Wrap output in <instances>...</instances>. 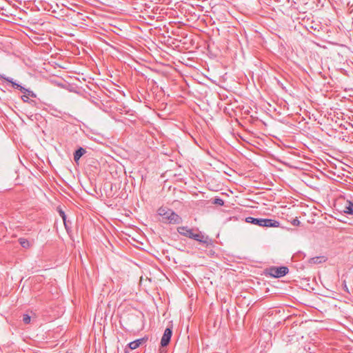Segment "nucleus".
<instances>
[{"mask_svg": "<svg viewBox=\"0 0 353 353\" xmlns=\"http://www.w3.org/2000/svg\"><path fill=\"white\" fill-rule=\"evenodd\" d=\"M158 214L162 217L165 223L179 224L182 222L181 218L176 213L167 208L161 207L158 210Z\"/></svg>", "mask_w": 353, "mask_h": 353, "instance_id": "f257e3e1", "label": "nucleus"}, {"mask_svg": "<svg viewBox=\"0 0 353 353\" xmlns=\"http://www.w3.org/2000/svg\"><path fill=\"white\" fill-rule=\"evenodd\" d=\"M178 232L186 237L194 239L201 243H207L208 237H205L201 232L196 231L194 232L193 229L188 228V227L181 226L177 229Z\"/></svg>", "mask_w": 353, "mask_h": 353, "instance_id": "f03ea898", "label": "nucleus"}, {"mask_svg": "<svg viewBox=\"0 0 353 353\" xmlns=\"http://www.w3.org/2000/svg\"><path fill=\"white\" fill-rule=\"evenodd\" d=\"M288 268L286 266L271 267L268 270L270 276L274 278H280L284 276L288 273Z\"/></svg>", "mask_w": 353, "mask_h": 353, "instance_id": "7ed1b4c3", "label": "nucleus"}, {"mask_svg": "<svg viewBox=\"0 0 353 353\" xmlns=\"http://www.w3.org/2000/svg\"><path fill=\"white\" fill-rule=\"evenodd\" d=\"M172 327H167L165 330L164 333H163V336L161 340V346L165 347L169 344L171 337H172Z\"/></svg>", "mask_w": 353, "mask_h": 353, "instance_id": "20e7f679", "label": "nucleus"}, {"mask_svg": "<svg viewBox=\"0 0 353 353\" xmlns=\"http://www.w3.org/2000/svg\"><path fill=\"white\" fill-rule=\"evenodd\" d=\"M280 225V223L278 221L271 219H261V227L267 228H277Z\"/></svg>", "mask_w": 353, "mask_h": 353, "instance_id": "39448f33", "label": "nucleus"}, {"mask_svg": "<svg viewBox=\"0 0 353 353\" xmlns=\"http://www.w3.org/2000/svg\"><path fill=\"white\" fill-rule=\"evenodd\" d=\"M343 212L349 215H353V202L346 200Z\"/></svg>", "mask_w": 353, "mask_h": 353, "instance_id": "423d86ee", "label": "nucleus"}, {"mask_svg": "<svg viewBox=\"0 0 353 353\" xmlns=\"http://www.w3.org/2000/svg\"><path fill=\"white\" fill-rule=\"evenodd\" d=\"M326 260H327V257H325V256H319L310 258L309 259V263L310 264H319V263L325 262Z\"/></svg>", "mask_w": 353, "mask_h": 353, "instance_id": "0eeeda50", "label": "nucleus"}, {"mask_svg": "<svg viewBox=\"0 0 353 353\" xmlns=\"http://www.w3.org/2000/svg\"><path fill=\"white\" fill-rule=\"evenodd\" d=\"M86 152V150L85 149L80 147L74 153V160L76 163H78V161H79L80 158L84 154H85Z\"/></svg>", "mask_w": 353, "mask_h": 353, "instance_id": "6e6552de", "label": "nucleus"}, {"mask_svg": "<svg viewBox=\"0 0 353 353\" xmlns=\"http://www.w3.org/2000/svg\"><path fill=\"white\" fill-rule=\"evenodd\" d=\"M145 341V339L144 338H141V339H137V340L130 342L128 344V346L131 350H135L137 347H139Z\"/></svg>", "mask_w": 353, "mask_h": 353, "instance_id": "1a4fd4ad", "label": "nucleus"}, {"mask_svg": "<svg viewBox=\"0 0 353 353\" xmlns=\"http://www.w3.org/2000/svg\"><path fill=\"white\" fill-rule=\"evenodd\" d=\"M261 218H254L251 216L245 217L244 221L246 223H252L260 226Z\"/></svg>", "mask_w": 353, "mask_h": 353, "instance_id": "9d476101", "label": "nucleus"}, {"mask_svg": "<svg viewBox=\"0 0 353 353\" xmlns=\"http://www.w3.org/2000/svg\"><path fill=\"white\" fill-rule=\"evenodd\" d=\"M1 78H3V79H5L6 81H8V82H9V83H12V87H13L14 88H15V89H19V88H20L21 85H20V84H19V83H16V82H14V81H13L12 79L10 78V77H1Z\"/></svg>", "mask_w": 353, "mask_h": 353, "instance_id": "9b49d317", "label": "nucleus"}, {"mask_svg": "<svg viewBox=\"0 0 353 353\" xmlns=\"http://www.w3.org/2000/svg\"><path fill=\"white\" fill-rule=\"evenodd\" d=\"M19 241L20 245L23 248H28L30 247V243H29V241L27 239H23V238H20L19 239Z\"/></svg>", "mask_w": 353, "mask_h": 353, "instance_id": "f8f14e48", "label": "nucleus"}, {"mask_svg": "<svg viewBox=\"0 0 353 353\" xmlns=\"http://www.w3.org/2000/svg\"><path fill=\"white\" fill-rule=\"evenodd\" d=\"M21 99L23 100V102L29 103L31 105L36 104V101L34 100H30L29 97L27 96L26 94H24L23 95L21 96Z\"/></svg>", "mask_w": 353, "mask_h": 353, "instance_id": "ddd939ff", "label": "nucleus"}, {"mask_svg": "<svg viewBox=\"0 0 353 353\" xmlns=\"http://www.w3.org/2000/svg\"><path fill=\"white\" fill-rule=\"evenodd\" d=\"M57 210H58V212H59V215L61 216V217L62 218V219L63 221L65 227L67 228L66 215H65L64 211L61 208H58Z\"/></svg>", "mask_w": 353, "mask_h": 353, "instance_id": "4468645a", "label": "nucleus"}, {"mask_svg": "<svg viewBox=\"0 0 353 353\" xmlns=\"http://www.w3.org/2000/svg\"><path fill=\"white\" fill-rule=\"evenodd\" d=\"M30 316L28 314H23V322L25 324H28L30 322Z\"/></svg>", "mask_w": 353, "mask_h": 353, "instance_id": "2eb2a0df", "label": "nucleus"}, {"mask_svg": "<svg viewBox=\"0 0 353 353\" xmlns=\"http://www.w3.org/2000/svg\"><path fill=\"white\" fill-rule=\"evenodd\" d=\"M214 203L217 204L219 205H223L224 204V201L222 199L215 198L214 200Z\"/></svg>", "mask_w": 353, "mask_h": 353, "instance_id": "dca6fc26", "label": "nucleus"}, {"mask_svg": "<svg viewBox=\"0 0 353 353\" xmlns=\"http://www.w3.org/2000/svg\"><path fill=\"white\" fill-rule=\"evenodd\" d=\"M26 95L28 96L29 97H31L33 98H35L37 97V95L34 92H33L32 91H31L28 89V91L26 92Z\"/></svg>", "mask_w": 353, "mask_h": 353, "instance_id": "f3484780", "label": "nucleus"}, {"mask_svg": "<svg viewBox=\"0 0 353 353\" xmlns=\"http://www.w3.org/2000/svg\"><path fill=\"white\" fill-rule=\"evenodd\" d=\"M251 201L249 199H244V207H252L249 203H250Z\"/></svg>", "mask_w": 353, "mask_h": 353, "instance_id": "a211bd4d", "label": "nucleus"}, {"mask_svg": "<svg viewBox=\"0 0 353 353\" xmlns=\"http://www.w3.org/2000/svg\"><path fill=\"white\" fill-rule=\"evenodd\" d=\"M19 90L22 92L23 94H26V92L28 91V89L25 88L22 85H21L20 88Z\"/></svg>", "mask_w": 353, "mask_h": 353, "instance_id": "6ab92c4d", "label": "nucleus"}, {"mask_svg": "<svg viewBox=\"0 0 353 353\" xmlns=\"http://www.w3.org/2000/svg\"><path fill=\"white\" fill-rule=\"evenodd\" d=\"M299 223H300V221L297 219H294L293 221V225H298Z\"/></svg>", "mask_w": 353, "mask_h": 353, "instance_id": "aec40b11", "label": "nucleus"}, {"mask_svg": "<svg viewBox=\"0 0 353 353\" xmlns=\"http://www.w3.org/2000/svg\"><path fill=\"white\" fill-rule=\"evenodd\" d=\"M250 111L249 110H244V114L246 113V114H249Z\"/></svg>", "mask_w": 353, "mask_h": 353, "instance_id": "412c9836", "label": "nucleus"}, {"mask_svg": "<svg viewBox=\"0 0 353 353\" xmlns=\"http://www.w3.org/2000/svg\"><path fill=\"white\" fill-rule=\"evenodd\" d=\"M245 174L244 173V177L248 178L249 176H245Z\"/></svg>", "mask_w": 353, "mask_h": 353, "instance_id": "4be33fe9", "label": "nucleus"}]
</instances>
